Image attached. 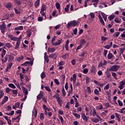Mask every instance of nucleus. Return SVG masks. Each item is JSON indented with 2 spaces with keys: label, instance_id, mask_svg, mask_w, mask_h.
Segmentation results:
<instances>
[{
  "label": "nucleus",
  "instance_id": "f257e3e1",
  "mask_svg": "<svg viewBox=\"0 0 125 125\" xmlns=\"http://www.w3.org/2000/svg\"><path fill=\"white\" fill-rule=\"evenodd\" d=\"M55 41H56V36H54L51 40V43L53 46H57V45H60L62 43V39L59 40L56 42Z\"/></svg>",
  "mask_w": 125,
  "mask_h": 125
},
{
  "label": "nucleus",
  "instance_id": "f03ea898",
  "mask_svg": "<svg viewBox=\"0 0 125 125\" xmlns=\"http://www.w3.org/2000/svg\"><path fill=\"white\" fill-rule=\"evenodd\" d=\"M53 98H56L58 103V105H59L60 107H62L63 101L61 99V98H60V95L59 94H57L53 96Z\"/></svg>",
  "mask_w": 125,
  "mask_h": 125
},
{
  "label": "nucleus",
  "instance_id": "7ed1b4c3",
  "mask_svg": "<svg viewBox=\"0 0 125 125\" xmlns=\"http://www.w3.org/2000/svg\"><path fill=\"white\" fill-rule=\"evenodd\" d=\"M76 26H79V23L76 21H72L68 22L67 28L70 29L71 27H75Z\"/></svg>",
  "mask_w": 125,
  "mask_h": 125
},
{
  "label": "nucleus",
  "instance_id": "20e7f679",
  "mask_svg": "<svg viewBox=\"0 0 125 125\" xmlns=\"http://www.w3.org/2000/svg\"><path fill=\"white\" fill-rule=\"evenodd\" d=\"M120 65L115 64L111 66L109 69L110 72H117L120 69Z\"/></svg>",
  "mask_w": 125,
  "mask_h": 125
},
{
  "label": "nucleus",
  "instance_id": "39448f33",
  "mask_svg": "<svg viewBox=\"0 0 125 125\" xmlns=\"http://www.w3.org/2000/svg\"><path fill=\"white\" fill-rule=\"evenodd\" d=\"M0 30L2 34L5 33V31L6 30V26L5 25V22H3L2 23V24L0 25Z\"/></svg>",
  "mask_w": 125,
  "mask_h": 125
},
{
  "label": "nucleus",
  "instance_id": "423d86ee",
  "mask_svg": "<svg viewBox=\"0 0 125 125\" xmlns=\"http://www.w3.org/2000/svg\"><path fill=\"white\" fill-rule=\"evenodd\" d=\"M8 38L9 40L13 41L14 42H16V41L18 40V38H17V37H15L13 35L10 34H8Z\"/></svg>",
  "mask_w": 125,
  "mask_h": 125
},
{
  "label": "nucleus",
  "instance_id": "0eeeda50",
  "mask_svg": "<svg viewBox=\"0 0 125 125\" xmlns=\"http://www.w3.org/2000/svg\"><path fill=\"white\" fill-rule=\"evenodd\" d=\"M93 116L95 117L96 116L97 118L99 119L100 121H102V118L99 116V115L97 114V112H96V110L95 108L93 109V112H92Z\"/></svg>",
  "mask_w": 125,
  "mask_h": 125
},
{
  "label": "nucleus",
  "instance_id": "6e6552de",
  "mask_svg": "<svg viewBox=\"0 0 125 125\" xmlns=\"http://www.w3.org/2000/svg\"><path fill=\"white\" fill-rule=\"evenodd\" d=\"M81 115H82L81 117H82V118L83 119V121L85 122V123L87 122L89 117L86 116V115H85V114L84 113H82Z\"/></svg>",
  "mask_w": 125,
  "mask_h": 125
},
{
  "label": "nucleus",
  "instance_id": "1a4fd4ad",
  "mask_svg": "<svg viewBox=\"0 0 125 125\" xmlns=\"http://www.w3.org/2000/svg\"><path fill=\"white\" fill-rule=\"evenodd\" d=\"M120 85L119 86L120 89L122 90L124 89V85L125 84V80H123L120 82Z\"/></svg>",
  "mask_w": 125,
  "mask_h": 125
},
{
  "label": "nucleus",
  "instance_id": "9d476101",
  "mask_svg": "<svg viewBox=\"0 0 125 125\" xmlns=\"http://www.w3.org/2000/svg\"><path fill=\"white\" fill-rule=\"evenodd\" d=\"M44 59L46 63H48V62H49V59L48 58V56L47 55L46 52L44 53Z\"/></svg>",
  "mask_w": 125,
  "mask_h": 125
},
{
  "label": "nucleus",
  "instance_id": "9b49d317",
  "mask_svg": "<svg viewBox=\"0 0 125 125\" xmlns=\"http://www.w3.org/2000/svg\"><path fill=\"white\" fill-rule=\"evenodd\" d=\"M21 88L22 89V91L24 95H28V89L25 88L24 86H22Z\"/></svg>",
  "mask_w": 125,
  "mask_h": 125
},
{
  "label": "nucleus",
  "instance_id": "f8f14e48",
  "mask_svg": "<svg viewBox=\"0 0 125 125\" xmlns=\"http://www.w3.org/2000/svg\"><path fill=\"white\" fill-rule=\"evenodd\" d=\"M8 101V97L5 96L3 99V100L1 102V104L3 105L4 103H6L7 101Z\"/></svg>",
  "mask_w": 125,
  "mask_h": 125
},
{
  "label": "nucleus",
  "instance_id": "ddd939ff",
  "mask_svg": "<svg viewBox=\"0 0 125 125\" xmlns=\"http://www.w3.org/2000/svg\"><path fill=\"white\" fill-rule=\"evenodd\" d=\"M43 96V92H41L40 94L37 96V98L38 100H41Z\"/></svg>",
  "mask_w": 125,
  "mask_h": 125
},
{
  "label": "nucleus",
  "instance_id": "4468645a",
  "mask_svg": "<svg viewBox=\"0 0 125 125\" xmlns=\"http://www.w3.org/2000/svg\"><path fill=\"white\" fill-rule=\"evenodd\" d=\"M98 17L101 24H102L103 26H105V22H104V21H103V19L102 18V17L101 16V15H99Z\"/></svg>",
  "mask_w": 125,
  "mask_h": 125
},
{
  "label": "nucleus",
  "instance_id": "2eb2a0df",
  "mask_svg": "<svg viewBox=\"0 0 125 125\" xmlns=\"http://www.w3.org/2000/svg\"><path fill=\"white\" fill-rule=\"evenodd\" d=\"M16 42H17L15 47V49H17V48H19V47L20 46V41L17 39V40H16Z\"/></svg>",
  "mask_w": 125,
  "mask_h": 125
},
{
  "label": "nucleus",
  "instance_id": "dca6fc26",
  "mask_svg": "<svg viewBox=\"0 0 125 125\" xmlns=\"http://www.w3.org/2000/svg\"><path fill=\"white\" fill-rule=\"evenodd\" d=\"M55 51V48L54 47H49L48 48L47 52L53 53Z\"/></svg>",
  "mask_w": 125,
  "mask_h": 125
},
{
  "label": "nucleus",
  "instance_id": "f3484780",
  "mask_svg": "<svg viewBox=\"0 0 125 125\" xmlns=\"http://www.w3.org/2000/svg\"><path fill=\"white\" fill-rule=\"evenodd\" d=\"M92 2H94L93 5H94L95 7H97V5L98 4V2H99V0H92Z\"/></svg>",
  "mask_w": 125,
  "mask_h": 125
},
{
  "label": "nucleus",
  "instance_id": "a211bd4d",
  "mask_svg": "<svg viewBox=\"0 0 125 125\" xmlns=\"http://www.w3.org/2000/svg\"><path fill=\"white\" fill-rule=\"evenodd\" d=\"M40 1H41V0H37L35 1L34 5L36 8H38V7L40 6Z\"/></svg>",
  "mask_w": 125,
  "mask_h": 125
},
{
  "label": "nucleus",
  "instance_id": "6ab92c4d",
  "mask_svg": "<svg viewBox=\"0 0 125 125\" xmlns=\"http://www.w3.org/2000/svg\"><path fill=\"white\" fill-rule=\"evenodd\" d=\"M49 58H53V59H56L57 58V56H56V54H51L49 56Z\"/></svg>",
  "mask_w": 125,
  "mask_h": 125
},
{
  "label": "nucleus",
  "instance_id": "aec40b11",
  "mask_svg": "<svg viewBox=\"0 0 125 125\" xmlns=\"http://www.w3.org/2000/svg\"><path fill=\"white\" fill-rule=\"evenodd\" d=\"M15 31H22L23 30V26L21 25L15 28Z\"/></svg>",
  "mask_w": 125,
  "mask_h": 125
},
{
  "label": "nucleus",
  "instance_id": "412c9836",
  "mask_svg": "<svg viewBox=\"0 0 125 125\" xmlns=\"http://www.w3.org/2000/svg\"><path fill=\"white\" fill-rule=\"evenodd\" d=\"M96 109L97 110H102V109H103V105L100 104V105L96 106Z\"/></svg>",
  "mask_w": 125,
  "mask_h": 125
},
{
  "label": "nucleus",
  "instance_id": "4be33fe9",
  "mask_svg": "<svg viewBox=\"0 0 125 125\" xmlns=\"http://www.w3.org/2000/svg\"><path fill=\"white\" fill-rule=\"evenodd\" d=\"M5 54H6V50L3 49L2 51L1 54V58H3L4 57V56H5Z\"/></svg>",
  "mask_w": 125,
  "mask_h": 125
},
{
  "label": "nucleus",
  "instance_id": "5701e85b",
  "mask_svg": "<svg viewBox=\"0 0 125 125\" xmlns=\"http://www.w3.org/2000/svg\"><path fill=\"white\" fill-rule=\"evenodd\" d=\"M85 43H86V41H85V40H84V39H82L81 40L80 44L82 45V46H83V45H84Z\"/></svg>",
  "mask_w": 125,
  "mask_h": 125
},
{
  "label": "nucleus",
  "instance_id": "b1692460",
  "mask_svg": "<svg viewBox=\"0 0 125 125\" xmlns=\"http://www.w3.org/2000/svg\"><path fill=\"white\" fill-rule=\"evenodd\" d=\"M101 15L103 16L104 20V21H107V15L105 14V13L102 12L101 13Z\"/></svg>",
  "mask_w": 125,
  "mask_h": 125
},
{
  "label": "nucleus",
  "instance_id": "393cba45",
  "mask_svg": "<svg viewBox=\"0 0 125 125\" xmlns=\"http://www.w3.org/2000/svg\"><path fill=\"white\" fill-rule=\"evenodd\" d=\"M52 16L57 17V16H58V15H57V11L55 10L52 13Z\"/></svg>",
  "mask_w": 125,
  "mask_h": 125
},
{
  "label": "nucleus",
  "instance_id": "a878e982",
  "mask_svg": "<svg viewBox=\"0 0 125 125\" xmlns=\"http://www.w3.org/2000/svg\"><path fill=\"white\" fill-rule=\"evenodd\" d=\"M43 108L44 111H48V112H50V108L46 107V105L45 104L43 105Z\"/></svg>",
  "mask_w": 125,
  "mask_h": 125
},
{
  "label": "nucleus",
  "instance_id": "bb28decb",
  "mask_svg": "<svg viewBox=\"0 0 125 125\" xmlns=\"http://www.w3.org/2000/svg\"><path fill=\"white\" fill-rule=\"evenodd\" d=\"M9 87H11V88H13V89H15L16 88V86H15V85L13 83H9L8 84Z\"/></svg>",
  "mask_w": 125,
  "mask_h": 125
},
{
  "label": "nucleus",
  "instance_id": "cd10ccee",
  "mask_svg": "<svg viewBox=\"0 0 125 125\" xmlns=\"http://www.w3.org/2000/svg\"><path fill=\"white\" fill-rule=\"evenodd\" d=\"M40 14H41V16H44L45 19H46V14L44 13V11H40Z\"/></svg>",
  "mask_w": 125,
  "mask_h": 125
},
{
  "label": "nucleus",
  "instance_id": "c85d7f7f",
  "mask_svg": "<svg viewBox=\"0 0 125 125\" xmlns=\"http://www.w3.org/2000/svg\"><path fill=\"white\" fill-rule=\"evenodd\" d=\"M120 34L121 33L120 32H115L114 34H113V37H114V38H118V37L120 36Z\"/></svg>",
  "mask_w": 125,
  "mask_h": 125
},
{
  "label": "nucleus",
  "instance_id": "c756f323",
  "mask_svg": "<svg viewBox=\"0 0 125 125\" xmlns=\"http://www.w3.org/2000/svg\"><path fill=\"white\" fill-rule=\"evenodd\" d=\"M40 120L43 121L44 120V114L43 113L40 114Z\"/></svg>",
  "mask_w": 125,
  "mask_h": 125
},
{
  "label": "nucleus",
  "instance_id": "7c9ffc66",
  "mask_svg": "<svg viewBox=\"0 0 125 125\" xmlns=\"http://www.w3.org/2000/svg\"><path fill=\"white\" fill-rule=\"evenodd\" d=\"M100 121V119H99V118H94V119H92L93 123H97Z\"/></svg>",
  "mask_w": 125,
  "mask_h": 125
},
{
  "label": "nucleus",
  "instance_id": "2f4dec72",
  "mask_svg": "<svg viewBox=\"0 0 125 125\" xmlns=\"http://www.w3.org/2000/svg\"><path fill=\"white\" fill-rule=\"evenodd\" d=\"M4 96V92L2 90H0V99H1Z\"/></svg>",
  "mask_w": 125,
  "mask_h": 125
},
{
  "label": "nucleus",
  "instance_id": "473e14b6",
  "mask_svg": "<svg viewBox=\"0 0 125 125\" xmlns=\"http://www.w3.org/2000/svg\"><path fill=\"white\" fill-rule=\"evenodd\" d=\"M69 57V53H66L65 54L62 55V58H63V59H67L68 57Z\"/></svg>",
  "mask_w": 125,
  "mask_h": 125
},
{
  "label": "nucleus",
  "instance_id": "72a5a7b5",
  "mask_svg": "<svg viewBox=\"0 0 125 125\" xmlns=\"http://www.w3.org/2000/svg\"><path fill=\"white\" fill-rule=\"evenodd\" d=\"M113 58V54L109 53L107 55L108 59H112Z\"/></svg>",
  "mask_w": 125,
  "mask_h": 125
},
{
  "label": "nucleus",
  "instance_id": "f704fd0d",
  "mask_svg": "<svg viewBox=\"0 0 125 125\" xmlns=\"http://www.w3.org/2000/svg\"><path fill=\"white\" fill-rule=\"evenodd\" d=\"M23 59H24V57H23L22 56H21L20 57H17L16 58V60H17L18 62H20V61H21V60H23Z\"/></svg>",
  "mask_w": 125,
  "mask_h": 125
},
{
  "label": "nucleus",
  "instance_id": "c9c22d12",
  "mask_svg": "<svg viewBox=\"0 0 125 125\" xmlns=\"http://www.w3.org/2000/svg\"><path fill=\"white\" fill-rule=\"evenodd\" d=\"M45 10H46L45 5L43 4L42 6L41 11H45Z\"/></svg>",
  "mask_w": 125,
  "mask_h": 125
},
{
  "label": "nucleus",
  "instance_id": "e433bc0d",
  "mask_svg": "<svg viewBox=\"0 0 125 125\" xmlns=\"http://www.w3.org/2000/svg\"><path fill=\"white\" fill-rule=\"evenodd\" d=\"M26 34H27V36L29 38L30 37H31V36H32V32H31V30H27Z\"/></svg>",
  "mask_w": 125,
  "mask_h": 125
},
{
  "label": "nucleus",
  "instance_id": "4c0bfd02",
  "mask_svg": "<svg viewBox=\"0 0 125 125\" xmlns=\"http://www.w3.org/2000/svg\"><path fill=\"white\" fill-rule=\"evenodd\" d=\"M5 7L7 8H11V7H12V5H11V3H8L5 4Z\"/></svg>",
  "mask_w": 125,
  "mask_h": 125
},
{
  "label": "nucleus",
  "instance_id": "58836bf2",
  "mask_svg": "<svg viewBox=\"0 0 125 125\" xmlns=\"http://www.w3.org/2000/svg\"><path fill=\"white\" fill-rule=\"evenodd\" d=\"M73 116H75L77 119H80L81 118V115L78 113H73Z\"/></svg>",
  "mask_w": 125,
  "mask_h": 125
},
{
  "label": "nucleus",
  "instance_id": "ea45409f",
  "mask_svg": "<svg viewBox=\"0 0 125 125\" xmlns=\"http://www.w3.org/2000/svg\"><path fill=\"white\" fill-rule=\"evenodd\" d=\"M109 19V21H112V20H114V18H115V15H111L109 16L108 17Z\"/></svg>",
  "mask_w": 125,
  "mask_h": 125
},
{
  "label": "nucleus",
  "instance_id": "a19ab883",
  "mask_svg": "<svg viewBox=\"0 0 125 125\" xmlns=\"http://www.w3.org/2000/svg\"><path fill=\"white\" fill-rule=\"evenodd\" d=\"M59 118L60 119L62 125H64V119H63V117H62V116L59 115Z\"/></svg>",
  "mask_w": 125,
  "mask_h": 125
},
{
  "label": "nucleus",
  "instance_id": "79ce46f5",
  "mask_svg": "<svg viewBox=\"0 0 125 125\" xmlns=\"http://www.w3.org/2000/svg\"><path fill=\"white\" fill-rule=\"evenodd\" d=\"M44 88H45L46 91H48V92H51V89L48 86H45L44 87Z\"/></svg>",
  "mask_w": 125,
  "mask_h": 125
},
{
  "label": "nucleus",
  "instance_id": "37998d69",
  "mask_svg": "<svg viewBox=\"0 0 125 125\" xmlns=\"http://www.w3.org/2000/svg\"><path fill=\"white\" fill-rule=\"evenodd\" d=\"M125 51V47L124 48H120V55H123L124 53V51Z\"/></svg>",
  "mask_w": 125,
  "mask_h": 125
},
{
  "label": "nucleus",
  "instance_id": "c03bdc74",
  "mask_svg": "<svg viewBox=\"0 0 125 125\" xmlns=\"http://www.w3.org/2000/svg\"><path fill=\"white\" fill-rule=\"evenodd\" d=\"M95 71H96V67H95V66H92L91 68V72L92 73H94V72H95Z\"/></svg>",
  "mask_w": 125,
  "mask_h": 125
},
{
  "label": "nucleus",
  "instance_id": "a18cd8bd",
  "mask_svg": "<svg viewBox=\"0 0 125 125\" xmlns=\"http://www.w3.org/2000/svg\"><path fill=\"white\" fill-rule=\"evenodd\" d=\"M8 57L9 58V60L11 61V60H13L14 59V57L11 55H8Z\"/></svg>",
  "mask_w": 125,
  "mask_h": 125
},
{
  "label": "nucleus",
  "instance_id": "49530a36",
  "mask_svg": "<svg viewBox=\"0 0 125 125\" xmlns=\"http://www.w3.org/2000/svg\"><path fill=\"white\" fill-rule=\"evenodd\" d=\"M69 8H70V4H67L66 5V7L64 8V10L65 12H68V10H69Z\"/></svg>",
  "mask_w": 125,
  "mask_h": 125
},
{
  "label": "nucleus",
  "instance_id": "de8ad7c7",
  "mask_svg": "<svg viewBox=\"0 0 125 125\" xmlns=\"http://www.w3.org/2000/svg\"><path fill=\"white\" fill-rule=\"evenodd\" d=\"M109 88H110V84L107 83L104 87V90H106L107 89H109Z\"/></svg>",
  "mask_w": 125,
  "mask_h": 125
},
{
  "label": "nucleus",
  "instance_id": "09e8293b",
  "mask_svg": "<svg viewBox=\"0 0 125 125\" xmlns=\"http://www.w3.org/2000/svg\"><path fill=\"white\" fill-rule=\"evenodd\" d=\"M111 74L115 80H118V78H117V74L116 73L112 72Z\"/></svg>",
  "mask_w": 125,
  "mask_h": 125
},
{
  "label": "nucleus",
  "instance_id": "8fccbe9b",
  "mask_svg": "<svg viewBox=\"0 0 125 125\" xmlns=\"http://www.w3.org/2000/svg\"><path fill=\"white\" fill-rule=\"evenodd\" d=\"M41 77L42 80L45 78V73L44 72H42L41 74Z\"/></svg>",
  "mask_w": 125,
  "mask_h": 125
},
{
  "label": "nucleus",
  "instance_id": "3c124183",
  "mask_svg": "<svg viewBox=\"0 0 125 125\" xmlns=\"http://www.w3.org/2000/svg\"><path fill=\"white\" fill-rule=\"evenodd\" d=\"M107 40H108V37L101 36V41H103V42H105V41H107Z\"/></svg>",
  "mask_w": 125,
  "mask_h": 125
},
{
  "label": "nucleus",
  "instance_id": "603ef678",
  "mask_svg": "<svg viewBox=\"0 0 125 125\" xmlns=\"http://www.w3.org/2000/svg\"><path fill=\"white\" fill-rule=\"evenodd\" d=\"M56 7L57 9H60V4L59 2L56 3Z\"/></svg>",
  "mask_w": 125,
  "mask_h": 125
},
{
  "label": "nucleus",
  "instance_id": "864d4df0",
  "mask_svg": "<svg viewBox=\"0 0 125 125\" xmlns=\"http://www.w3.org/2000/svg\"><path fill=\"white\" fill-rule=\"evenodd\" d=\"M13 63L12 62H10L8 64L7 68L9 69H11V67H12Z\"/></svg>",
  "mask_w": 125,
  "mask_h": 125
},
{
  "label": "nucleus",
  "instance_id": "5fc2aeb1",
  "mask_svg": "<svg viewBox=\"0 0 125 125\" xmlns=\"http://www.w3.org/2000/svg\"><path fill=\"white\" fill-rule=\"evenodd\" d=\"M62 94L63 96H65L66 93V91H65V89H64V87L62 88Z\"/></svg>",
  "mask_w": 125,
  "mask_h": 125
},
{
  "label": "nucleus",
  "instance_id": "6e6d98bb",
  "mask_svg": "<svg viewBox=\"0 0 125 125\" xmlns=\"http://www.w3.org/2000/svg\"><path fill=\"white\" fill-rule=\"evenodd\" d=\"M104 106H105V108L106 109H108V108H109V106H110V104H109V103H105L104 104Z\"/></svg>",
  "mask_w": 125,
  "mask_h": 125
},
{
  "label": "nucleus",
  "instance_id": "4d7b16f0",
  "mask_svg": "<svg viewBox=\"0 0 125 125\" xmlns=\"http://www.w3.org/2000/svg\"><path fill=\"white\" fill-rule=\"evenodd\" d=\"M5 46L8 47V48H10L11 47V44L10 43L7 42L6 43Z\"/></svg>",
  "mask_w": 125,
  "mask_h": 125
},
{
  "label": "nucleus",
  "instance_id": "13d9d810",
  "mask_svg": "<svg viewBox=\"0 0 125 125\" xmlns=\"http://www.w3.org/2000/svg\"><path fill=\"white\" fill-rule=\"evenodd\" d=\"M15 2H16L17 4H18V5H21V1L19 0H15Z\"/></svg>",
  "mask_w": 125,
  "mask_h": 125
},
{
  "label": "nucleus",
  "instance_id": "bf43d9fd",
  "mask_svg": "<svg viewBox=\"0 0 125 125\" xmlns=\"http://www.w3.org/2000/svg\"><path fill=\"white\" fill-rule=\"evenodd\" d=\"M13 94L15 95H17L18 92L17 91V90H12Z\"/></svg>",
  "mask_w": 125,
  "mask_h": 125
},
{
  "label": "nucleus",
  "instance_id": "052dcab7",
  "mask_svg": "<svg viewBox=\"0 0 125 125\" xmlns=\"http://www.w3.org/2000/svg\"><path fill=\"white\" fill-rule=\"evenodd\" d=\"M95 94H96V95H99V91L97 89H95L94 91Z\"/></svg>",
  "mask_w": 125,
  "mask_h": 125
},
{
  "label": "nucleus",
  "instance_id": "680f3d73",
  "mask_svg": "<svg viewBox=\"0 0 125 125\" xmlns=\"http://www.w3.org/2000/svg\"><path fill=\"white\" fill-rule=\"evenodd\" d=\"M28 3L30 6H33V1L32 0H28Z\"/></svg>",
  "mask_w": 125,
  "mask_h": 125
},
{
  "label": "nucleus",
  "instance_id": "e2e57ef3",
  "mask_svg": "<svg viewBox=\"0 0 125 125\" xmlns=\"http://www.w3.org/2000/svg\"><path fill=\"white\" fill-rule=\"evenodd\" d=\"M114 22H116V23H121V21L119 20L118 18H115Z\"/></svg>",
  "mask_w": 125,
  "mask_h": 125
},
{
  "label": "nucleus",
  "instance_id": "0e129e2a",
  "mask_svg": "<svg viewBox=\"0 0 125 125\" xmlns=\"http://www.w3.org/2000/svg\"><path fill=\"white\" fill-rule=\"evenodd\" d=\"M11 90H12V89L8 88V87H7L6 88V93H9V92L11 91Z\"/></svg>",
  "mask_w": 125,
  "mask_h": 125
},
{
  "label": "nucleus",
  "instance_id": "69168bd1",
  "mask_svg": "<svg viewBox=\"0 0 125 125\" xmlns=\"http://www.w3.org/2000/svg\"><path fill=\"white\" fill-rule=\"evenodd\" d=\"M83 74H87V73H88V69H87V68H84L83 70Z\"/></svg>",
  "mask_w": 125,
  "mask_h": 125
},
{
  "label": "nucleus",
  "instance_id": "338daca9",
  "mask_svg": "<svg viewBox=\"0 0 125 125\" xmlns=\"http://www.w3.org/2000/svg\"><path fill=\"white\" fill-rule=\"evenodd\" d=\"M90 17L92 19L95 17V15L93 13H90Z\"/></svg>",
  "mask_w": 125,
  "mask_h": 125
},
{
  "label": "nucleus",
  "instance_id": "774afa93",
  "mask_svg": "<svg viewBox=\"0 0 125 125\" xmlns=\"http://www.w3.org/2000/svg\"><path fill=\"white\" fill-rule=\"evenodd\" d=\"M118 103L119 106H123V102L122 101H121V100H118Z\"/></svg>",
  "mask_w": 125,
  "mask_h": 125
}]
</instances>
